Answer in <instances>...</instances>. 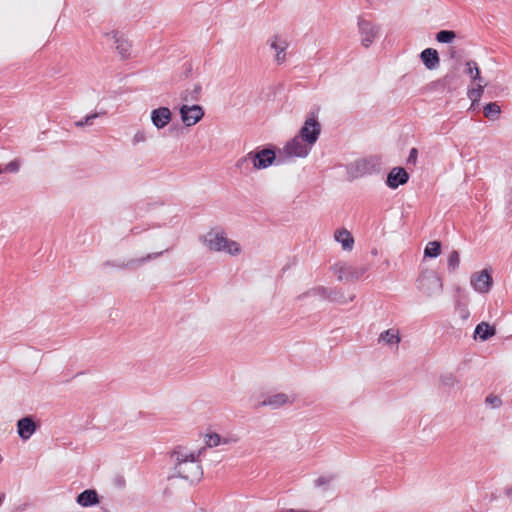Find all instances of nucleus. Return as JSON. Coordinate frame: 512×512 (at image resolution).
<instances>
[{
	"label": "nucleus",
	"instance_id": "nucleus-1",
	"mask_svg": "<svg viewBox=\"0 0 512 512\" xmlns=\"http://www.w3.org/2000/svg\"><path fill=\"white\" fill-rule=\"evenodd\" d=\"M205 448L197 453L189 452L182 446H177L170 453V459L174 464V471L177 477L185 479L190 483L199 482L203 476L202 466L199 457Z\"/></svg>",
	"mask_w": 512,
	"mask_h": 512
},
{
	"label": "nucleus",
	"instance_id": "nucleus-2",
	"mask_svg": "<svg viewBox=\"0 0 512 512\" xmlns=\"http://www.w3.org/2000/svg\"><path fill=\"white\" fill-rule=\"evenodd\" d=\"M201 240L209 250L215 252L225 251L230 255H237L240 253V246L237 242L229 240L225 233L216 229L210 230Z\"/></svg>",
	"mask_w": 512,
	"mask_h": 512
},
{
	"label": "nucleus",
	"instance_id": "nucleus-3",
	"mask_svg": "<svg viewBox=\"0 0 512 512\" xmlns=\"http://www.w3.org/2000/svg\"><path fill=\"white\" fill-rule=\"evenodd\" d=\"M416 284L417 289L427 297L438 296L443 291L442 278L432 269L422 270Z\"/></svg>",
	"mask_w": 512,
	"mask_h": 512
},
{
	"label": "nucleus",
	"instance_id": "nucleus-4",
	"mask_svg": "<svg viewBox=\"0 0 512 512\" xmlns=\"http://www.w3.org/2000/svg\"><path fill=\"white\" fill-rule=\"evenodd\" d=\"M381 162L377 157H369L356 160L348 168L349 174L354 178L370 175L379 172Z\"/></svg>",
	"mask_w": 512,
	"mask_h": 512
},
{
	"label": "nucleus",
	"instance_id": "nucleus-5",
	"mask_svg": "<svg viewBox=\"0 0 512 512\" xmlns=\"http://www.w3.org/2000/svg\"><path fill=\"white\" fill-rule=\"evenodd\" d=\"M311 148L312 146L308 145L307 142L296 135L285 144L283 149L280 151V155H284L287 159L295 157L304 158L309 154Z\"/></svg>",
	"mask_w": 512,
	"mask_h": 512
},
{
	"label": "nucleus",
	"instance_id": "nucleus-6",
	"mask_svg": "<svg viewBox=\"0 0 512 512\" xmlns=\"http://www.w3.org/2000/svg\"><path fill=\"white\" fill-rule=\"evenodd\" d=\"M321 133V125L314 114L306 118L297 136L303 139L308 145L313 146Z\"/></svg>",
	"mask_w": 512,
	"mask_h": 512
},
{
	"label": "nucleus",
	"instance_id": "nucleus-7",
	"mask_svg": "<svg viewBox=\"0 0 512 512\" xmlns=\"http://www.w3.org/2000/svg\"><path fill=\"white\" fill-rule=\"evenodd\" d=\"M333 271L338 274L339 281L354 282L360 279L368 270L366 266H352L346 264H335Z\"/></svg>",
	"mask_w": 512,
	"mask_h": 512
},
{
	"label": "nucleus",
	"instance_id": "nucleus-8",
	"mask_svg": "<svg viewBox=\"0 0 512 512\" xmlns=\"http://www.w3.org/2000/svg\"><path fill=\"white\" fill-rule=\"evenodd\" d=\"M248 158H250L255 169L261 170L273 164L276 159V154L272 148H263L249 152Z\"/></svg>",
	"mask_w": 512,
	"mask_h": 512
},
{
	"label": "nucleus",
	"instance_id": "nucleus-9",
	"mask_svg": "<svg viewBox=\"0 0 512 512\" xmlns=\"http://www.w3.org/2000/svg\"><path fill=\"white\" fill-rule=\"evenodd\" d=\"M460 77L455 72H449L442 78L429 84V90L435 92H452L459 87Z\"/></svg>",
	"mask_w": 512,
	"mask_h": 512
},
{
	"label": "nucleus",
	"instance_id": "nucleus-10",
	"mask_svg": "<svg viewBox=\"0 0 512 512\" xmlns=\"http://www.w3.org/2000/svg\"><path fill=\"white\" fill-rule=\"evenodd\" d=\"M470 284L475 291L485 294L488 293L493 285V278L488 269H483L480 272H475L471 275Z\"/></svg>",
	"mask_w": 512,
	"mask_h": 512
},
{
	"label": "nucleus",
	"instance_id": "nucleus-11",
	"mask_svg": "<svg viewBox=\"0 0 512 512\" xmlns=\"http://www.w3.org/2000/svg\"><path fill=\"white\" fill-rule=\"evenodd\" d=\"M358 28L361 34V42L365 47H369L375 40L378 35V27L372 22L359 17L358 19Z\"/></svg>",
	"mask_w": 512,
	"mask_h": 512
},
{
	"label": "nucleus",
	"instance_id": "nucleus-12",
	"mask_svg": "<svg viewBox=\"0 0 512 512\" xmlns=\"http://www.w3.org/2000/svg\"><path fill=\"white\" fill-rule=\"evenodd\" d=\"M179 112L183 123L188 127L198 123L204 116V110L200 105H182Z\"/></svg>",
	"mask_w": 512,
	"mask_h": 512
},
{
	"label": "nucleus",
	"instance_id": "nucleus-13",
	"mask_svg": "<svg viewBox=\"0 0 512 512\" xmlns=\"http://www.w3.org/2000/svg\"><path fill=\"white\" fill-rule=\"evenodd\" d=\"M17 433L18 436L26 441L31 438V436L37 431L39 428V424L36 422L34 416L28 415L17 421Z\"/></svg>",
	"mask_w": 512,
	"mask_h": 512
},
{
	"label": "nucleus",
	"instance_id": "nucleus-14",
	"mask_svg": "<svg viewBox=\"0 0 512 512\" xmlns=\"http://www.w3.org/2000/svg\"><path fill=\"white\" fill-rule=\"evenodd\" d=\"M163 254V251L161 252H156V253H150V254H147L146 256L144 257H141V258H136V259H131L129 260L128 262H110V261H107L105 263H103V266L106 267V266H113V267H116L118 269H134V268H137L139 266H142L143 264H145L146 262L152 260V259H156L157 257L161 256Z\"/></svg>",
	"mask_w": 512,
	"mask_h": 512
},
{
	"label": "nucleus",
	"instance_id": "nucleus-15",
	"mask_svg": "<svg viewBox=\"0 0 512 512\" xmlns=\"http://www.w3.org/2000/svg\"><path fill=\"white\" fill-rule=\"evenodd\" d=\"M408 180L409 174L407 171L404 168L396 167L389 172L386 184L389 188L396 189L400 185L406 184Z\"/></svg>",
	"mask_w": 512,
	"mask_h": 512
},
{
	"label": "nucleus",
	"instance_id": "nucleus-16",
	"mask_svg": "<svg viewBox=\"0 0 512 512\" xmlns=\"http://www.w3.org/2000/svg\"><path fill=\"white\" fill-rule=\"evenodd\" d=\"M172 118V113L168 107H159L151 112V121L157 129L164 128Z\"/></svg>",
	"mask_w": 512,
	"mask_h": 512
},
{
	"label": "nucleus",
	"instance_id": "nucleus-17",
	"mask_svg": "<svg viewBox=\"0 0 512 512\" xmlns=\"http://www.w3.org/2000/svg\"><path fill=\"white\" fill-rule=\"evenodd\" d=\"M106 36L113 39L115 48L122 58L129 56L131 45L128 40L124 38L123 34L118 31H112L107 33Z\"/></svg>",
	"mask_w": 512,
	"mask_h": 512
},
{
	"label": "nucleus",
	"instance_id": "nucleus-18",
	"mask_svg": "<svg viewBox=\"0 0 512 512\" xmlns=\"http://www.w3.org/2000/svg\"><path fill=\"white\" fill-rule=\"evenodd\" d=\"M268 44L271 49L276 51V62L278 64H282L286 59L285 51L288 47L287 41L281 40L278 35H274L271 39H269Z\"/></svg>",
	"mask_w": 512,
	"mask_h": 512
},
{
	"label": "nucleus",
	"instance_id": "nucleus-19",
	"mask_svg": "<svg viewBox=\"0 0 512 512\" xmlns=\"http://www.w3.org/2000/svg\"><path fill=\"white\" fill-rule=\"evenodd\" d=\"M420 58L425 67L429 70H433L439 66V54L437 50L433 48L424 49L420 54Z\"/></svg>",
	"mask_w": 512,
	"mask_h": 512
},
{
	"label": "nucleus",
	"instance_id": "nucleus-20",
	"mask_svg": "<svg viewBox=\"0 0 512 512\" xmlns=\"http://www.w3.org/2000/svg\"><path fill=\"white\" fill-rule=\"evenodd\" d=\"M99 495L94 489H86L77 498V503L82 507H91L99 503Z\"/></svg>",
	"mask_w": 512,
	"mask_h": 512
},
{
	"label": "nucleus",
	"instance_id": "nucleus-21",
	"mask_svg": "<svg viewBox=\"0 0 512 512\" xmlns=\"http://www.w3.org/2000/svg\"><path fill=\"white\" fill-rule=\"evenodd\" d=\"M290 402L289 396L285 393H277L271 396H268L266 399H264L262 402L258 404L259 407L261 406H269L272 409H278L285 404Z\"/></svg>",
	"mask_w": 512,
	"mask_h": 512
},
{
	"label": "nucleus",
	"instance_id": "nucleus-22",
	"mask_svg": "<svg viewBox=\"0 0 512 512\" xmlns=\"http://www.w3.org/2000/svg\"><path fill=\"white\" fill-rule=\"evenodd\" d=\"M307 297H319L321 299L334 300V298H332V291H329V289L324 286H317L307 290L306 292L298 295L297 300L301 301Z\"/></svg>",
	"mask_w": 512,
	"mask_h": 512
},
{
	"label": "nucleus",
	"instance_id": "nucleus-23",
	"mask_svg": "<svg viewBox=\"0 0 512 512\" xmlns=\"http://www.w3.org/2000/svg\"><path fill=\"white\" fill-rule=\"evenodd\" d=\"M334 238L337 242L341 243L343 250L350 251L354 245V239L351 233L346 229H339L335 231Z\"/></svg>",
	"mask_w": 512,
	"mask_h": 512
},
{
	"label": "nucleus",
	"instance_id": "nucleus-24",
	"mask_svg": "<svg viewBox=\"0 0 512 512\" xmlns=\"http://www.w3.org/2000/svg\"><path fill=\"white\" fill-rule=\"evenodd\" d=\"M474 334L475 338L478 337L482 341H486L496 334V329L486 322H481L476 326Z\"/></svg>",
	"mask_w": 512,
	"mask_h": 512
},
{
	"label": "nucleus",
	"instance_id": "nucleus-25",
	"mask_svg": "<svg viewBox=\"0 0 512 512\" xmlns=\"http://www.w3.org/2000/svg\"><path fill=\"white\" fill-rule=\"evenodd\" d=\"M401 341L398 330L388 329L383 331L378 338V342H384L387 345H398Z\"/></svg>",
	"mask_w": 512,
	"mask_h": 512
},
{
	"label": "nucleus",
	"instance_id": "nucleus-26",
	"mask_svg": "<svg viewBox=\"0 0 512 512\" xmlns=\"http://www.w3.org/2000/svg\"><path fill=\"white\" fill-rule=\"evenodd\" d=\"M202 86L200 83L193 84L191 89H186L181 93V99L184 102H193L200 99Z\"/></svg>",
	"mask_w": 512,
	"mask_h": 512
},
{
	"label": "nucleus",
	"instance_id": "nucleus-27",
	"mask_svg": "<svg viewBox=\"0 0 512 512\" xmlns=\"http://www.w3.org/2000/svg\"><path fill=\"white\" fill-rule=\"evenodd\" d=\"M231 442V439L229 438H222L219 434L217 433H210V434H206L205 436V449L208 447V448H213V447H217L218 445L220 444H228Z\"/></svg>",
	"mask_w": 512,
	"mask_h": 512
},
{
	"label": "nucleus",
	"instance_id": "nucleus-28",
	"mask_svg": "<svg viewBox=\"0 0 512 512\" xmlns=\"http://www.w3.org/2000/svg\"><path fill=\"white\" fill-rule=\"evenodd\" d=\"M484 116L489 120H497L501 114V107L496 102H490L484 106Z\"/></svg>",
	"mask_w": 512,
	"mask_h": 512
},
{
	"label": "nucleus",
	"instance_id": "nucleus-29",
	"mask_svg": "<svg viewBox=\"0 0 512 512\" xmlns=\"http://www.w3.org/2000/svg\"><path fill=\"white\" fill-rule=\"evenodd\" d=\"M465 66V73L469 75L472 80L482 82L479 67L474 60L467 61Z\"/></svg>",
	"mask_w": 512,
	"mask_h": 512
},
{
	"label": "nucleus",
	"instance_id": "nucleus-30",
	"mask_svg": "<svg viewBox=\"0 0 512 512\" xmlns=\"http://www.w3.org/2000/svg\"><path fill=\"white\" fill-rule=\"evenodd\" d=\"M441 253V243L439 241L429 242L424 249V257L436 258Z\"/></svg>",
	"mask_w": 512,
	"mask_h": 512
},
{
	"label": "nucleus",
	"instance_id": "nucleus-31",
	"mask_svg": "<svg viewBox=\"0 0 512 512\" xmlns=\"http://www.w3.org/2000/svg\"><path fill=\"white\" fill-rule=\"evenodd\" d=\"M456 38V33L452 30H440L436 34V40L440 43H451Z\"/></svg>",
	"mask_w": 512,
	"mask_h": 512
},
{
	"label": "nucleus",
	"instance_id": "nucleus-32",
	"mask_svg": "<svg viewBox=\"0 0 512 512\" xmlns=\"http://www.w3.org/2000/svg\"><path fill=\"white\" fill-rule=\"evenodd\" d=\"M448 270L454 272L460 264V255L459 252L453 250L448 256Z\"/></svg>",
	"mask_w": 512,
	"mask_h": 512
},
{
	"label": "nucleus",
	"instance_id": "nucleus-33",
	"mask_svg": "<svg viewBox=\"0 0 512 512\" xmlns=\"http://www.w3.org/2000/svg\"><path fill=\"white\" fill-rule=\"evenodd\" d=\"M335 475L320 476L314 481L315 487L327 489L332 481H334Z\"/></svg>",
	"mask_w": 512,
	"mask_h": 512
},
{
	"label": "nucleus",
	"instance_id": "nucleus-34",
	"mask_svg": "<svg viewBox=\"0 0 512 512\" xmlns=\"http://www.w3.org/2000/svg\"><path fill=\"white\" fill-rule=\"evenodd\" d=\"M484 92V86L481 82L478 83L476 88H472L468 91V97L473 101H478Z\"/></svg>",
	"mask_w": 512,
	"mask_h": 512
},
{
	"label": "nucleus",
	"instance_id": "nucleus-35",
	"mask_svg": "<svg viewBox=\"0 0 512 512\" xmlns=\"http://www.w3.org/2000/svg\"><path fill=\"white\" fill-rule=\"evenodd\" d=\"M440 382L445 387H453L458 383V380L454 374L447 373L440 377Z\"/></svg>",
	"mask_w": 512,
	"mask_h": 512
},
{
	"label": "nucleus",
	"instance_id": "nucleus-36",
	"mask_svg": "<svg viewBox=\"0 0 512 512\" xmlns=\"http://www.w3.org/2000/svg\"><path fill=\"white\" fill-rule=\"evenodd\" d=\"M98 116H99V113H94V114L88 115L84 119L76 121L75 125L77 127H84L86 125H92L93 124V120L95 118H97Z\"/></svg>",
	"mask_w": 512,
	"mask_h": 512
},
{
	"label": "nucleus",
	"instance_id": "nucleus-37",
	"mask_svg": "<svg viewBox=\"0 0 512 512\" xmlns=\"http://www.w3.org/2000/svg\"><path fill=\"white\" fill-rule=\"evenodd\" d=\"M486 403L489 404L492 408H499L502 404L501 399L495 395H489L486 397Z\"/></svg>",
	"mask_w": 512,
	"mask_h": 512
},
{
	"label": "nucleus",
	"instance_id": "nucleus-38",
	"mask_svg": "<svg viewBox=\"0 0 512 512\" xmlns=\"http://www.w3.org/2000/svg\"><path fill=\"white\" fill-rule=\"evenodd\" d=\"M251 162L250 158H248V154L242 158H240L237 163H236V167L240 170L244 169V168H247L248 167V163Z\"/></svg>",
	"mask_w": 512,
	"mask_h": 512
},
{
	"label": "nucleus",
	"instance_id": "nucleus-39",
	"mask_svg": "<svg viewBox=\"0 0 512 512\" xmlns=\"http://www.w3.org/2000/svg\"><path fill=\"white\" fill-rule=\"evenodd\" d=\"M145 140H146L145 133L143 131H138L133 136L132 142H133V144H137V143H140V142H144Z\"/></svg>",
	"mask_w": 512,
	"mask_h": 512
},
{
	"label": "nucleus",
	"instance_id": "nucleus-40",
	"mask_svg": "<svg viewBox=\"0 0 512 512\" xmlns=\"http://www.w3.org/2000/svg\"><path fill=\"white\" fill-rule=\"evenodd\" d=\"M417 156H418V150L416 148H412L410 150V153H409V156H408V159H407V162L408 163H412V164H415L416 161H417Z\"/></svg>",
	"mask_w": 512,
	"mask_h": 512
},
{
	"label": "nucleus",
	"instance_id": "nucleus-41",
	"mask_svg": "<svg viewBox=\"0 0 512 512\" xmlns=\"http://www.w3.org/2000/svg\"><path fill=\"white\" fill-rule=\"evenodd\" d=\"M6 170H8L10 172H17L19 170V165L17 162L12 161L9 164H7Z\"/></svg>",
	"mask_w": 512,
	"mask_h": 512
},
{
	"label": "nucleus",
	"instance_id": "nucleus-42",
	"mask_svg": "<svg viewBox=\"0 0 512 512\" xmlns=\"http://www.w3.org/2000/svg\"><path fill=\"white\" fill-rule=\"evenodd\" d=\"M331 291H332V298H334V300H333V301L338 300V297H337L338 295H339L340 297H342V294H341V293H339V292H337L336 290H331Z\"/></svg>",
	"mask_w": 512,
	"mask_h": 512
},
{
	"label": "nucleus",
	"instance_id": "nucleus-43",
	"mask_svg": "<svg viewBox=\"0 0 512 512\" xmlns=\"http://www.w3.org/2000/svg\"><path fill=\"white\" fill-rule=\"evenodd\" d=\"M505 494L508 497H512V486L505 489Z\"/></svg>",
	"mask_w": 512,
	"mask_h": 512
},
{
	"label": "nucleus",
	"instance_id": "nucleus-44",
	"mask_svg": "<svg viewBox=\"0 0 512 512\" xmlns=\"http://www.w3.org/2000/svg\"><path fill=\"white\" fill-rule=\"evenodd\" d=\"M454 54H455V50H454V48H451V49H450V55H451V57H454Z\"/></svg>",
	"mask_w": 512,
	"mask_h": 512
},
{
	"label": "nucleus",
	"instance_id": "nucleus-45",
	"mask_svg": "<svg viewBox=\"0 0 512 512\" xmlns=\"http://www.w3.org/2000/svg\"><path fill=\"white\" fill-rule=\"evenodd\" d=\"M103 512H110L109 510L102 508Z\"/></svg>",
	"mask_w": 512,
	"mask_h": 512
},
{
	"label": "nucleus",
	"instance_id": "nucleus-46",
	"mask_svg": "<svg viewBox=\"0 0 512 512\" xmlns=\"http://www.w3.org/2000/svg\"><path fill=\"white\" fill-rule=\"evenodd\" d=\"M3 461V457L2 455L0 454V463Z\"/></svg>",
	"mask_w": 512,
	"mask_h": 512
},
{
	"label": "nucleus",
	"instance_id": "nucleus-47",
	"mask_svg": "<svg viewBox=\"0 0 512 512\" xmlns=\"http://www.w3.org/2000/svg\"><path fill=\"white\" fill-rule=\"evenodd\" d=\"M201 512H204V511H201Z\"/></svg>",
	"mask_w": 512,
	"mask_h": 512
}]
</instances>
